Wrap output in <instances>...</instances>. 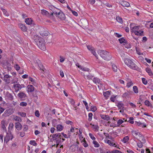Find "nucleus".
I'll return each mask as SVG.
<instances>
[{
  "instance_id": "nucleus-22",
  "label": "nucleus",
  "mask_w": 153,
  "mask_h": 153,
  "mask_svg": "<svg viewBox=\"0 0 153 153\" xmlns=\"http://www.w3.org/2000/svg\"><path fill=\"white\" fill-rule=\"evenodd\" d=\"M63 128L64 127L62 125L58 124L57 125L56 127V130L58 131H61L63 130Z\"/></svg>"
},
{
  "instance_id": "nucleus-11",
  "label": "nucleus",
  "mask_w": 153,
  "mask_h": 153,
  "mask_svg": "<svg viewBox=\"0 0 153 153\" xmlns=\"http://www.w3.org/2000/svg\"><path fill=\"white\" fill-rule=\"evenodd\" d=\"M49 8L52 11V13L51 14V16H53V14H55V13L57 12L58 10L59 11V9L55 7L53 5L49 6Z\"/></svg>"
},
{
  "instance_id": "nucleus-14",
  "label": "nucleus",
  "mask_w": 153,
  "mask_h": 153,
  "mask_svg": "<svg viewBox=\"0 0 153 153\" xmlns=\"http://www.w3.org/2000/svg\"><path fill=\"white\" fill-rule=\"evenodd\" d=\"M13 87L15 89V91L16 92L20 90L22 88L21 85L20 84L17 83L14 84L13 85Z\"/></svg>"
},
{
  "instance_id": "nucleus-28",
  "label": "nucleus",
  "mask_w": 153,
  "mask_h": 153,
  "mask_svg": "<svg viewBox=\"0 0 153 153\" xmlns=\"http://www.w3.org/2000/svg\"><path fill=\"white\" fill-rule=\"evenodd\" d=\"M137 125L140 128H144L146 127V125L145 124L139 122H137Z\"/></svg>"
},
{
  "instance_id": "nucleus-13",
  "label": "nucleus",
  "mask_w": 153,
  "mask_h": 153,
  "mask_svg": "<svg viewBox=\"0 0 153 153\" xmlns=\"http://www.w3.org/2000/svg\"><path fill=\"white\" fill-rule=\"evenodd\" d=\"M35 88L33 86L31 85H28L27 86V91L28 93L32 92L34 90Z\"/></svg>"
},
{
  "instance_id": "nucleus-55",
  "label": "nucleus",
  "mask_w": 153,
  "mask_h": 153,
  "mask_svg": "<svg viewBox=\"0 0 153 153\" xmlns=\"http://www.w3.org/2000/svg\"><path fill=\"white\" fill-rule=\"evenodd\" d=\"M82 102L84 104L85 107L87 109H88L89 108V107L88 105V104L87 102L85 100H83L82 101Z\"/></svg>"
},
{
  "instance_id": "nucleus-36",
  "label": "nucleus",
  "mask_w": 153,
  "mask_h": 153,
  "mask_svg": "<svg viewBox=\"0 0 153 153\" xmlns=\"http://www.w3.org/2000/svg\"><path fill=\"white\" fill-rule=\"evenodd\" d=\"M116 20L119 23L122 24L123 22L122 19L119 16H117L116 17Z\"/></svg>"
},
{
  "instance_id": "nucleus-39",
  "label": "nucleus",
  "mask_w": 153,
  "mask_h": 153,
  "mask_svg": "<svg viewBox=\"0 0 153 153\" xmlns=\"http://www.w3.org/2000/svg\"><path fill=\"white\" fill-rule=\"evenodd\" d=\"M41 13L42 15L47 16H48L49 14L48 12L45 10H42Z\"/></svg>"
},
{
  "instance_id": "nucleus-34",
  "label": "nucleus",
  "mask_w": 153,
  "mask_h": 153,
  "mask_svg": "<svg viewBox=\"0 0 153 153\" xmlns=\"http://www.w3.org/2000/svg\"><path fill=\"white\" fill-rule=\"evenodd\" d=\"M142 143L140 142L138 143H137V145L140 148H141L143 146L142 143H144L146 142V141L145 139H143L142 140Z\"/></svg>"
},
{
  "instance_id": "nucleus-51",
  "label": "nucleus",
  "mask_w": 153,
  "mask_h": 153,
  "mask_svg": "<svg viewBox=\"0 0 153 153\" xmlns=\"http://www.w3.org/2000/svg\"><path fill=\"white\" fill-rule=\"evenodd\" d=\"M79 137L82 142V141H85V138L82 136V134H79Z\"/></svg>"
},
{
  "instance_id": "nucleus-56",
  "label": "nucleus",
  "mask_w": 153,
  "mask_h": 153,
  "mask_svg": "<svg viewBox=\"0 0 153 153\" xmlns=\"http://www.w3.org/2000/svg\"><path fill=\"white\" fill-rule=\"evenodd\" d=\"M35 114L36 116L39 117L40 116V114L39 113V111L38 110L36 111L35 112Z\"/></svg>"
},
{
  "instance_id": "nucleus-17",
  "label": "nucleus",
  "mask_w": 153,
  "mask_h": 153,
  "mask_svg": "<svg viewBox=\"0 0 153 153\" xmlns=\"http://www.w3.org/2000/svg\"><path fill=\"white\" fill-rule=\"evenodd\" d=\"M116 106L118 109L124 108V104L121 101L119 102L116 104Z\"/></svg>"
},
{
  "instance_id": "nucleus-10",
  "label": "nucleus",
  "mask_w": 153,
  "mask_h": 153,
  "mask_svg": "<svg viewBox=\"0 0 153 153\" xmlns=\"http://www.w3.org/2000/svg\"><path fill=\"white\" fill-rule=\"evenodd\" d=\"M40 34L41 36L45 37L48 36L50 34V33L47 30L42 29V30L40 31Z\"/></svg>"
},
{
  "instance_id": "nucleus-44",
  "label": "nucleus",
  "mask_w": 153,
  "mask_h": 153,
  "mask_svg": "<svg viewBox=\"0 0 153 153\" xmlns=\"http://www.w3.org/2000/svg\"><path fill=\"white\" fill-rule=\"evenodd\" d=\"M1 10L2 11L4 15L6 16H9L8 13H7V10L3 8H1Z\"/></svg>"
},
{
  "instance_id": "nucleus-53",
  "label": "nucleus",
  "mask_w": 153,
  "mask_h": 153,
  "mask_svg": "<svg viewBox=\"0 0 153 153\" xmlns=\"http://www.w3.org/2000/svg\"><path fill=\"white\" fill-rule=\"evenodd\" d=\"M136 52L138 55H143V53H141L140 52V49L136 47Z\"/></svg>"
},
{
  "instance_id": "nucleus-61",
  "label": "nucleus",
  "mask_w": 153,
  "mask_h": 153,
  "mask_svg": "<svg viewBox=\"0 0 153 153\" xmlns=\"http://www.w3.org/2000/svg\"><path fill=\"white\" fill-rule=\"evenodd\" d=\"M91 109L92 111L94 112L97 110V108L96 106H91Z\"/></svg>"
},
{
  "instance_id": "nucleus-38",
  "label": "nucleus",
  "mask_w": 153,
  "mask_h": 153,
  "mask_svg": "<svg viewBox=\"0 0 153 153\" xmlns=\"http://www.w3.org/2000/svg\"><path fill=\"white\" fill-rule=\"evenodd\" d=\"M133 90L135 94H137L138 93V89L137 87L136 86H134L133 87Z\"/></svg>"
},
{
  "instance_id": "nucleus-31",
  "label": "nucleus",
  "mask_w": 153,
  "mask_h": 153,
  "mask_svg": "<svg viewBox=\"0 0 153 153\" xmlns=\"http://www.w3.org/2000/svg\"><path fill=\"white\" fill-rule=\"evenodd\" d=\"M123 45L125 48L127 49L130 48L131 47L130 44L127 41H126V43H125Z\"/></svg>"
},
{
  "instance_id": "nucleus-48",
  "label": "nucleus",
  "mask_w": 153,
  "mask_h": 153,
  "mask_svg": "<svg viewBox=\"0 0 153 153\" xmlns=\"http://www.w3.org/2000/svg\"><path fill=\"white\" fill-rule=\"evenodd\" d=\"M18 114L23 117H25L26 116V114L25 112H18Z\"/></svg>"
},
{
  "instance_id": "nucleus-16",
  "label": "nucleus",
  "mask_w": 153,
  "mask_h": 153,
  "mask_svg": "<svg viewBox=\"0 0 153 153\" xmlns=\"http://www.w3.org/2000/svg\"><path fill=\"white\" fill-rule=\"evenodd\" d=\"M28 80L29 84H31L35 86L36 85V81L35 79L30 76L28 77Z\"/></svg>"
},
{
  "instance_id": "nucleus-40",
  "label": "nucleus",
  "mask_w": 153,
  "mask_h": 153,
  "mask_svg": "<svg viewBox=\"0 0 153 153\" xmlns=\"http://www.w3.org/2000/svg\"><path fill=\"white\" fill-rule=\"evenodd\" d=\"M82 71H87L89 72L90 71V69L88 68L84 67L83 66H82L81 68L80 69Z\"/></svg>"
},
{
  "instance_id": "nucleus-47",
  "label": "nucleus",
  "mask_w": 153,
  "mask_h": 153,
  "mask_svg": "<svg viewBox=\"0 0 153 153\" xmlns=\"http://www.w3.org/2000/svg\"><path fill=\"white\" fill-rule=\"evenodd\" d=\"M93 114L91 113H89L88 114V120L89 121H91L92 119Z\"/></svg>"
},
{
  "instance_id": "nucleus-45",
  "label": "nucleus",
  "mask_w": 153,
  "mask_h": 153,
  "mask_svg": "<svg viewBox=\"0 0 153 153\" xmlns=\"http://www.w3.org/2000/svg\"><path fill=\"white\" fill-rule=\"evenodd\" d=\"M112 69L114 71L116 72L117 71V68L116 65L114 64L112 65Z\"/></svg>"
},
{
  "instance_id": "nucleus-2",
  "label": "nucleus",
  "mask_w": 153,
  "mask_h": 153,
  "mask_svg": "<svg viewBox=\"0 0 153 153\" xmlns=\"http://www.w3.org/2000/svg\"><path fill=\"white\" fill-rule=\"evenodd\" d=\"M134 24H131L130 30L131 32L134 33L136 35L141 36L143 31L140 29V26H133Z\"/></svg>"
},
{
  "instance_id": "nucleus-49",
  "label": "nucleus",
  "mask_w": 153,
  "mask_h": 153,
  "mask_svg": "<svg viewBox=\"0 0 153 153\" xmlns=\"http://www.w3.org/2000/svg\"><path fill=\"white\" fill-rule=\"evenodd\" d=\"M30 144L32 145L35 146H36L37 145V143H36V142L34 140H32L30 141Z\"/></svg>"
},
{
  "instance_id": "nucleus-50",
  "label": "nucleus",
  "mask_w": 153,
  "mask_h": 153,
  "mask_svg": "<svg viewBox=\"0 0 153 153\" xmlns=\"http://www.w3.org/2000/svg\"><path fill=\"white\" fill-rule=\"evenodd\" d=\"M117 95H112L110 98V100L111 102H114L115 101L116 98L117 97Z\"/></svg>"
},
{
  "instance_id": "nucleus-21",
  "label": "nucleus",
  "mask_w": 153,
  "mask_h": 153,
  "mask_svg": "<svg viewBox=\"0 0 153 153\" xmlns=\"http://www.w3.org/2000/svg\"><path fill=\"white\" fill-rule=\"evenodd\" d=\"M19 26L20 28L23 31H25L27 30V28L26 27L22 24H19Z\"/></svg>"
},
{
  "instance_id": "nucleus-19",
  "label": "nucleus",
  "mask_w": 153,
  "mask_h": 153,
  "mask_svg": "<svg viewBox=\"0 0 153 153\" xmlns=\"http://www.w3.org/2000/svg\"><path fill=\"white\" fill-rule=\"evenodd\" d=\"M16 128L18 130H21L22 128V126L19 122H16L15 123Z\"/></svg>"
},
{
  "instance_id": "nucleus-58",
  "label": "nucleus",
  "mask_w": 153,
  "mask_h": 153,
  "mask_svg": "<svg viewBox=\"0 0 153 153\" xmlns=\"http://www.w3.org/2000/svg\"><path fill=\"white\" fill-rule=\"evenodd\" d=\"M133 119L134 118L133 117H130L129 118V122L131 124H133L134 123Z\"/></svg>"
},
{
  "instance_id": "nucleus-18",
  "label": "nucleus",
  "mask_w": 153,
  "mask_h": 153,
  "mask_svg": "<svg viewBox=\"0 0 153 153\" xmlns=\"http://www.w3.org/2000/svg\"><path fill=\"white\" fill-rule=\"evenodd\" d=\"M81 74L83 75L84 78H85V77L86 76V77L85 79L88 80L92 79V78L94 77V76L90 73H89L88 75H85L84 73H83L82 72Z\"/></svg>"
},
{
  "instance_id": "nucleus-24",
  "label": "nucleus",
  "mask_w": 153,
  "mask_h": 153,
  "mask_svg": "<svg viewBox=\"0 0 153 153\" xmlns=\"http://www.w3.org/2000/svg\"><path fill=\"white\" fill-rule=\"evenodd\" d=\"M13 118L14 120L15 121L20 122L22 121V119L20 117L16 115H14L13 116Z\"/></svg>"
},
{
  "instance_id": "nucleus-37",
  "label": "nucleus",
  "mask_w": 153,
  "mask_h": 153,
  "mask_svg": "<svg viewBox=\"0 0 153 153\" xmlns=\"http://www.w3.org/2000/svg\"><path fill=\"white\" fill-rule=\"evenodd\" d=\"M68 101L71 105H75V102L74 100L73 99L69 98L68 99Z\"/></svg>"
},
{
  "instance_id": "nucleus-59",
  "label": "nucleus",
  "mask_w": 153,
  "mask_h": 153,
  "mask_svg": "<svg viewBox=\"0 0 153 153\" xmlns=\"http://www.w3.org/2000/svg\"><path fill=\"white\" fill-rule=\"evenodd\" d=\"M7 96L8 98L10 100H12L13 99V97L10 93L7 94Z\"/></svg>"
},
{
  "instance_id": "nucleus-41",
  "label": "nucleus",
  "mask_w": 153,
  "mask_h": 153,
  "mask_svg": "<svg viewBox=\"0 0 153 153\" xmlns=\"http://www.w3.org/2000/svg\"><path fill=\"white\" fill-rule=\"evenodd\" d=\"M103 94L104 96L105 97H108L110 94V92L108 91L104 92H103Z\"/></svg>"
},
{
  "instance_id": "nucleus-20",
  "label": "nucleus",
  "mask_w": 153,
  "mask_h": 153,
  "mask_svg": "<svg viewBox=\"0 0 153 153\" xmlns=\"http://www.w3.org/2000/svg\"><path fill=\"white\" fill-rule=\"evenodd\" d=\"M101 117L104 120L108 121L110 120V117L108 115H104L101 114L100 115Z\"/></svg>"
},
{
  "instance_id": "nucleus-62",
  "label": "nucleus",
  "mask_w": 153,
  "mask_h": 153,
  "mask_svg": "<svg viewBox=\"0 0 153 153\" xmlns=\"http://www.w3.org/2000/svg\"><path fill=\"white\" fill-rule=\"evenodd\" d=\"M142 79L143 83L145 85H146L147 82V80H146V79L145 78H142Z\"/></svg>"
},
{
  "instance_id": "nucleus-6",
  "label": "nucleus",
  "mask_w": 153,
  "mask_h": 153,
  "mask_svg": "<svg viewBox=\"0 0 153 153\" xmlns=\"http://www.w3.org/2000/svg\"><path fill=\"white\" fill-rule=\"evenodd\" d=\"M13 136L11 132L7 133L4 139V141L7 143L10 140H12Z\"/></svg>"
},
{
  "instance_id": "nucleus-33",
  "label": "nucleus",
  "mask_w": 153,
  "mask_h": 153,
  "mask_svg": "<svg viewBox=\"0 0 153 153\" xmlns=\"http://www.w3.org/2000/svg\"><path fill=\"white\" fill-rule=\"evenodd\" d=\"M145 105L147 106L150 107L152 108L153 107L152 105L150 102L148 100H146L144 102Z\"/></svg>"
},
{
  "instance_id": "nucleus-57",
  "label": "nucleus",
  "mask_w": 153,
  "mask_h": 153,
  "mask_svg": "<svg viewBox=\"0 0 153 153\" xmlns=\"http://www.w3.org/2000/svg\"><path fill=\"white\" fill-rule=\"evenodd\" d=\"M89 135L90 137L93 140H95V137L94 136L93 134L91 133H89Z\"/></svg>"
},
{
  "instance_id": "nucleus-7",
  "label": "nucleus",
  "mask_w": 153,
  "mask_h": 153,
  "mask_svg": "<svg viewBox=\"0 0 153 153\" xmlns=\"http://www.w3.org/2000/svg\"><path fill=\"white\" fill-rule=\"evenodd\" d=\"M87 47L88 49L91 52V53L94 55L95 57L98 59V55L95 52L94 48L93 47L89 45H87Z\"/></svg>"
},
{
  "instance_id": "nucleus-23",
  "label": "nucleus",
  "mask_w": 153,
  "mask_h": 153,
  "mask_svg": "<svg viewBox=\"0 0 153 153\" xmlns=\"http://www.w3.org/2000/svg\"><path fill=\"white\" fill-rule=\"evenodd\" d=\"M32 19L31 18H27L25 20V22L28 25H30L32 22Z\"/></svg>"
},
{
  "instance_id": "nucleus-30",
  "label": "nucleus",
  "mask_w": 153,
  "mask_h": 153,
  "mask_svg": "<svg viewBox=\"0 0 153 153\" xmlns=\"http://www.w3.org/2000/svg\"><path fill=\"white\" fill-rule=\"evenodd\" d=\"M114 121L112 122H110V125L109 126L110 127H112L113 128L117 127V124L115 123V120L113 118Z\"/></svg>"
},
{
  "instance_id": "nucleus-46",
  "label": "nucleus",
  "mask_w": 153,
  "mask_h": 153,
  "mask_svg": "<svg viewBox=\"0 0 153 153\" xmlns=\"http://www.w3.org/2000/svg\"><path fill=\"white\" fill-rule=\"evenodd\" d=\"M93 143L94 145V146L95 147H98L100 146V145L98 143L96 140H93Z\"/></svg>"
},
{
  "instance_id": "nucleus-8",
  "label": "nucleus",
  "mask_w": 153,
  "mask_h": 153,
  "mask_svg": "<svg viewBox=\"0 0 153 153\" xmlns=\"http://www.w3.org/2000/svg\"><path fill=\"white\" fill-rule=\"evenodd\" d=\"M113 141H111L110 140H108L105 141V142L108 144L109 146H111L114 147L118 149H120L119 148L118 145H117L115 143H114Z\"/></svg>"
},
{
  "instance_id": "nucleus-64",
  "label": "nucleus",
  "mask_w": 153,
  "mask_h": 153,
  "mask_svg": "<svg viewBox=\"0 0 153 153\" xmlns=\"http://www.w3.org/2000/svg\"><path fill=\"white\" fill-rule=\"evenodd\" d=\"M13 124L12 123H10L9 126V128L10 129H12L13 127Z\"/></svg>"
},
{
  "instance_id": "nucleus-63",
  "label": "nucleus",
  "mask_w": 153,
  "mask_h": 153,
  "mask_svg": "<svg viewBox=\"0 0 153 153\" xmlns=\"http://www.w3.org/2000/svg\"><path fill=\"white\" fill-rule=\"evenodd\" d=\"M27 104L26 102H22L20 103V105L22 106H26L27 105Z\"/></svg>"
},
{
  "instance_id": "nucleus-5",
  "label": "nucleus",
  "mask_w": 153,
  "mask_h": 153,
  "mask_svg": "<svg viewBox=\"0 0 153 153\" xmlns=\"http://www.w3.org/2000/svg\"><path fill=\"white\" fill-rule=\"evenodd\" d=\"M54 15L59 19L62 20H65V14L61 10L59 9V11L55 13Z\"/></svg>"
},
{
  "instance_id": "nucleus-27",
  "label": "nucleus",
  "mask_w": 153,
  "mask_h": 153,
  "mask_svg": "<svg viewBox=\"0 0 153 153\" xmlns=\"http://www.w3.org/2000/svg\"><path fill=\"white\" fill-rule=\"evenodd\" d=\"M118 40L120 43L123 44H124L125 43H126L127 40H126L123 37L121 38L118 39Z\"/></svg>"
},
{
  "instance_id": "nucleus-12",
  "label": "nucleus",
  "mask_w": 153,
  "mask_h": 153,
  "mask_svg": "<svg viewBox=\"0 0 153 153\" xmlns=\"http://www.w3.org/2000/svg\"><path fill=\"white\" fill-rule=\"evenodd\" d=\"M131 132L132 135L135 138H137L138 137H140L141 136V135L140 132L138 131L132 130Z\"/></svg>"
},
{
  "instance_id": "nucleus-35",
  "label": "nucleus",
  "mask_w": 153,
  "mask_h": 153,
  "mask_svg": "<svg viewBox=\"0 0 153 153\" xmlns=\"http://www.w3.org/2000/svg\"><path fill=\"white\" fill-rule=\"evenodd\" d=\"M129 139V137L128 136L125 137L121 141L124 143H126L127 142Z\"/></svg>"
},
{
  "instance_id": "nucleus-52",
  "label": "nucleus",
  "mask_w": 153,
  "mask_h": 153,
  "mask_svg": "<svg viewBox=\"0 0 153 153\" xmlns=\"http://www.w3.org/2000/svg\"><path fill=\"white\" fill-rule=\"evenodd\" d=\"M61 134L63 135V136L65 138H68L70 137V134H69V133H68V135H67L66 134H65L64 132H62Z\"/></svg>"
},
{
  "instance_id": "nucleus-15",
  "label": "nucleus",
  "mask_w": 153,
  "mask_h": 153,
  "mask_svg": "<svg viewBox=\"0 0 153 153\" xmlns=\"http://www.w3.org/2000/svg\"><path fill=\"white\" fill-rule=\"evenodd\" d=\"M120 4L123 7H129L130 6V4L128 2L125 1L121 0L120 2Z\"/></svg>"
},
{
  "instance_id": "nucleus-42",
  "label": "nucleus",
  "mask_w": 153,
  "mask_h": 153,
  "mask_svg": "<svg viewBox=\"0 0 153 153\" xmlns=\"http://www.w3.org/2000/svg\"><path fill=\"white\" fill-rule=\"evenodd\" d=\"M124 122V121L121 119H119L117 121V127H119L121 124H122Z\"/></svg>"
},
{
  "instance_id": "nucleus-4",
  "label": "nucleus",
  "mask_w": 153,
  "mask_h": 153,
  "mask_svg": "<svg viewBox=\"0 0 153 153\" xmlns=\"http://www.w3.org/2000/svg\"><path fill=\"white\" fill-rule=\"evenodd\" d=\"M36 44L37 45L40 49L44 51L46 50L45 42L43 38H39L38 41L37 42Z\"/></svg>"
},
{
  "instance_id": "nucleus-29",
  "label": "nucleus",
  "mask_w": 153,
  "mask_h": 153,
  "mask_svg": "<svg viewBox=\"0 0 153 153\" xmlns=\"http://www.w3.org/2000/svg\"><path fill=\"white\" fill-rule=\"evenodd\" d=\"M5 121L4 120H3L1 122V128L4 131L6 130V127L5 125Z\"/></svg>"
},
{
  "instance_id": "nucleus-25",
  "label": "nucleus",
  "mask_w": 153,
  "mask_h": 153,
  "mask_svg": "<svg viewBox=\"0 0 153 153\" xmlns=\"http://www.w3.org/2000/svg\"><path fill=\"white\" fill-rule=\"evenodd\" d=\"M92 79L93 82L96 84H99L100 82V79L97 77H93Z\"/></svg>"
},
{
  "instance_id": "nucleus-9",
  "label": "nucleus",
  "mask_w": 153,
  "mask_h": 153,
  "mask_svg": "<svg viewBox=\"0 0 153 153\" xmlns=\"http://www.w3.org/2000/svg\"><path fill=\"white\" fill-rule=\"evenodd\" d=\"M4 75V77H3V80H4L5 82L9 83L10 82V76L8 74H5V72H3L2 73Z\"/></svg>"
},
{
  "instance_id": "nucleus-3",
  "label": "nucleus",
  "mask_w": 153,
  "mask_h": 153,
  "mask_svg": "<svg viewBox=\"0 0 153 153\" xmlns=\"http://www.w3.org/2000/svg\"><path fill=\"white\" fill-rule=\"evenodd\" d=\"M98 54L104 59L109 60L111 57L108 52L102 50H99L97 51Z\"/></svg>"
},
{
  "instance_id": "nucleus-32",
  "label": "nucleus",
  "mask_w": 153,
  "mask_h": 153,
  "mask_svg": "<svg viewBox=\"0 0 153 153\" xmlns=\"http://www.w3.org/2000/svg\"><path fill=\"white\" fill-rule=\"evenodd\" d=\"M18 96L20 98H24L26 97V95L23 92H21L18 94Z\"/></svg>"
},
{
  "instance_id": "nucleus-1",
  "label": "nucleus",
  "mask_w": 153,
  "mask_h": 153,
  "mask_svg": "<svg viewBox=\"0 0 153 153\" xmlns=\"http://www.w3.org/2000/svg\"><path fill=\"white\" fill-rule=\"evenodd\" d=\"M125 63L130 68L134 70H137L138 67L133 62L132 59L129 58H125L124 59Z\"/></svg>"
},
{
  "instance_id": "nucleus-54",
  "label": "nucleus",
  "mask_w": 153,
  "mask_h": 153,
  "mask_svg": "<svg viewBox=\"0 0 153 153\" xmlns=\"http://www.w3.org/2000/svg\"><path fill=\"white\" fill-rule=\"evenodd\" d=\"M14 67L17 71L19 70L20 69V67L18 64H16L15 65H14Z\"/></svg>"
},
{
  "instance_id": "nucleus-26",
  "label": "nucleus",
  "mask_w": 153,
  "mask_h": 153,
  "mask_svg": "<svg viewBox=\"0 0 153 153\" xmlns=\"http://www.w3.org/2000/svg\"><path fill=\"white\" fill-rule=\"evenodd\" d=\"M146 70L149 76H153V73L150 68H146Z\"/></svg>"
},
{
  "instance_id": "nucleus-60",
  "label": "nucleus",
  "mask_w": 153,
  "mask_h": 153,
  "mask_svg": "<svg viewBox=\"0 0 153 153\" xmlns=\"http://www.w3.org/2000/svg\"><path fill=\"white\" fill-rule=\"evenodd\" d=\"M28 129V126L27 125H25L23 126V130L24 131H27Z\"/></svg>"
},
{
  "instance_id": "nucleus-43",
  "label": "nucleus",
  "mask_w": 153,
  "mask_h": 153,
  "mask_svg": "<svg viewBox=\"0 0 153 153\" xmlns=\"http://www.w3.org/2000/svg\"><path fill=\"white\" fill-rule=\"evenodd\" d=\"M133 85V82H132V81H131V80L130 81H129V82H128L127 83L126 87L128 88H129L131 86Z\"/></svg>"
}]
</instances>
